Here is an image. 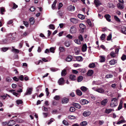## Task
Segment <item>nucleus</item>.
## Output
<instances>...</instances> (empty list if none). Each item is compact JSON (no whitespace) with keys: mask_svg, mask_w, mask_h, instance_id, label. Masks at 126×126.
Segmentation results:
<instances>
[{"mask_svg":"<svg viewBox=\"0 0 126 126\" xmlns=\"http://www.w3.org/2000/svg\"><path fill=\"white\" fill-rule=\"evenodd\" d=\"M71 43L69 41H66L64 43L65 46L67 47H69Z\"/></svg>","mask_w":126,"mask_h":126,"instance_id":"obj_39","label":"nucleus"},{"mask_svg":"<svg viewBox=\"0 0 126 126\" xmlns=\"http://www.w3.org/2000/svg\"><path fill=\"white\" fill-rule=\"evenodd\" d=\"M105 37V35L104 34H103L100 36V38L101 40H103L104 39Z\"/></svg>","mask_w":126,"mask_h":126,"instance_id":"obj_47","label":"nucleus"},{"mask_svg":"<svg viewBox=\"0 0 126 126\" xmlns=\"http://www.w3.org/2000/svg\"><path fill=\"white\" fill-rule=\"evenodd\" d=\"M66 36L69 39H72L73 38L72 36L70 34L67 35Z\"/></svg>","mask_w":126,"mask_h":126,"instance_id":"obj_57","label":"nucleus"},{"mask_svg":"<svg viewBox=\"0 0 126 126\" xmlns=\"http://www.w3.org/2000/svg\"><path fill=\"white\" fill-rule=\"evenodd\" d=\"M117 5L119 9H122L124 8V5L122 4L118 3Z\"/></svg>","mask_w":126,"mask_h":126,"instance_id":"obj_26","label":"nucleus"},{"mask_svg":"<svg viewBox=\"0 0 126 126\" xmlns=\"http://www.w3.org/2000/svg\"><path fill=\"white\" fill-rule=\"evenodd\" d=\"M116 63L117 61L114 59H112L109 62V63L111 65L114 64Z\"/></svg>","mask_w":126,"mask_h":126,"instance_id":"obj_18","label":"nucleus"},{"mask_svg":"<svg viewBox=\"0 0 126 126\" xmlns=\"http://www.w3.org/2000/svg\"><path fill=\"white\" fill-rule=\"evenodd\" d=\"M16 102L17 105L21 104L23 103V102L22 100L20 99L17 100L16 101Z\"/></svg>","mask_w":126,"mask_h":126,"instance_id":"obj_31","label":"nucleus"},{"mask_svg":"<svg viewBox=\"0 0 126 126\" xmlns=\"http://www.w3.org/2000/svg\"><path fill=\"white\" fill-rule=\"evenodd\" d=\"M32 91V89L31 88H29L27 89L26 93H25V95H31Z\"/></svg>","mask_w":126,"mask_h":126,"instance_id":"obj_3","label":"nucleus"},{"mask_svg":"<svg viewBox=\"0 0 126 126\" xmlns=\"http://www.w3.org/2000/svg\"><path fill=\"white\" fill-rule=\"evenodd\" d=\"M79 27L80 28V29H79V31L80 33H83L84 32V30L86 28V26L83 24H81L79 25Z\"/></svg>","mask_w":126,"mask_h":126,"instance_id":"obj_2","label":"nucleus"},{"mask_svg":"<svg viewBox=\"0 0 126 126\" xmlns=\"http://www.w3.org/2000/svg\"><path fill=\"white\" fill-rule=\"evenodd\" d=\"M83 115L85 116H88L91 114V112L90 111H84L83 113Z\"/></svg>","mask_w":126,"mask_h":126,"instance_id":"obj_16","label":"nucleus"},{"mask_svg":"<svg viewBox=\"0 0 126 126\" xmlns=\"http://www.w3.org/2000/svg\"><path fill=\"white\" fill-rule=\"evenodd\" d=\"M108 101L107 99L105 98L101 102V104L102 105L105 106L107 103Z\"/></svg>","mask_w":126,"mask_h":126,"instance_id":"obj_12","label":"nucleus"},{"mask_svg":"<svg viewBox=\"0 0 126 126\" xmlns=\"http://www.w3.org/2000/svg\"><path fill=\"white\" fill-rule=\"evenodd\" d=\"M114 17L116 21L117 22H120V19L116 16H114Z\"/></svg>","mask_w":126,"mask_h":126,"instance_id":"obj_45","label":"nucleus"},{"mask_svg":"<svg viewBox=\"0 0 126 126\" xmlns=\"http://www.w3.org/2000/svg\"><path fill=\"white\" fill-rule=\"evenodd\" d=\"M30 10L32 12L34 11L35 10V8L34 7L32 6L31 7Z\"/></svg>","mask_w":126,"mask_h":126,"instance_id":"obj_64","label":"nucleus"},{"mask_svg":"<svg viewBox=\"0 0 126 126\" xmlns=\"http://www.w3.org/2000/svg\"><path fill=\"white\" fill-rule=\"evenodd\" d=\"M59 49L60 52H62L65 51V49L64 47H60Z\"/></svg>","mask_w":126,"mask_h":126,"instance_id":"obj_29","label":"nucleus"},{"mask_svg":"<svg viewBox=\"0 0 126 126\" xmlns=\"http://www.w3.org/2000/svg\"><path fill=\"white\" fill-rule=\"evenodd\" d=\"M49 28L53 30H54L55 29L54 25L53 24H50L49 25Z\"/></svg>","mask_w":126,"mask_h":126,"instance_id":"obj_46","label":"nucleus"},{"mask_svg":"<svg viewBox=\"0 0 126 126\" xmlns=\"http://www.w3.org/2000/svg\"><path fill=\"white\" fill-rule=\"evenodd\" d=\"M105 17L107 21L109 22L110 21L111 19L110 18L111 16L110 15L108 14H107L105 15Z\"/></svg>","mask_w":126,"mask_h":126,"instance_id":"obj_17","label":"nucleus"},{"mask_svg":"<svg viewBox=\"0 0 126 126\" xmlns=\"http://www.w3.org/2000/svg\"><path fill=\"white\" fill-rule=\"evenodd\" d=\"M85 17L83 15L79 14V18L82 20H83L85 18Z\"/></svg>","mask_w":126,"mask_h":126,"instance_id":"obj_48","label":"nucleus"},{"mask_svg":"<svg viewBox=\"0 0 126 126\" xmlns=\"http://www.w3.org/2000/svg\"><path fill=\"white\" fill-rule=\"evenodd\" d=\"M76 32V29L75 28L74 26H72L71 27L70 30V32L71 33L73 34Z\"/></svg>","mask_w":126,"mask_h":126,"instance_id":"obj_10","label":"nucleus"},{"mask_svg":"<svg viewBox=\"0 0 126 126\" xmlns=\"http://www.w3.org/2000/svg\"><path fill=\"white\" fill-rule=\"evenodd\" d=\"M113 76V75L111 74H108L106 76L105 78L107 79H108L111 78Z\"/></svg>","mask_w":126,"mask_h":126,"instance_id":"obj_42","label":"nucleus"},{"mask_svg":"<svg viewBox=\"0 0 126 126\" xmlns=\"http://www.w3.org/2000/svg\"><path fill=\"white\" fill-rule=\"evenodd\" d=\"M13 80L16 81H18L19 80V79L18 78L16 77H14L13 78Z\"/></svg>","mask_w":126,"mask_h":126,"instance_id":"obj_61","label":"nucleus"},{"mask_svg":"<svg viewBox=\"0 0 126 126\" xmlns=\"http://www.w3.org/2000/svg\"><path fill=\"white\" fill-rule=\"evenodd\" d=\"M13 8L14 9H15L16 8H17L18 7L17 5H16L15 3H13Z\"/></svg>","mask_w":126,"mask_h":126,"instance_id":"obj_63","label":"nucleus"},{"mask_svg":"<svg viewBox=\"0 0 126 126\" xmlns=\"http://www.w3.org/2000/svg\"><path fill=\"white\" fill-rule=\"evenodd\" d=\"M99 62L101 63L104 62L105 60V57L104 56H99Z\"/></svg>","mask_w":126,"mask_h":126,"instance_id":"obj_9","label":"nucleus"},{"mask_svg":"<svg viewBox=\"0 0 126 126\" xmlns=\"http://www.w3.org/2000/svg\"><path fill=\"white\" fill-rule=\"evenodd\" d=\"M19 79L21 81H23L24 80V77L23 75H20L19 77Z\"/></svg>","mask_w":126,"mask_h":126,"instance_id":"obj_59","label":"nucleus"},{"mask_svg":"<svg viewBox=\"0 0 126 126\" xmlns=\"http://www.w3.org/2000/svg\"><path fill=\"white\" fill-rule=\"evenodd\" d=\"M87 47L86 44L83 45L81 47L82 51L83 52H85L86 51Z\"/></svg>","mask_w":126,"mask_h":126,"instance_id":"obj_8","label":"nucleus"},{"mask_svg":"<svg viewBox=\"0 0 126 126\" xmlns=\"http://www.w3.org/2000/svg\"><path fill=\"white\" fill-rule=\"evenodd\" d=\"M57 2V0H55L54 1L53 4L52 5V8L53 9H54L55 8V6Z\"/></svg>","mask_w":126,"mask_h":126,"instance_id":"obj_35","label":"nucleus"},{"mask_svg":"<svg viewBox=\"0 0 126 126\" xmlns=\"http://www.w3.org/2000/svg\"><path fill=\"white\" fill-rule=\"evenodd\" d=\"M72 59V56L69 55L67 57L66 60L67 61L69 62L71 61Z\"/></svg>","mask_w":126,"mask_h":126,"instance_id":"obj_19","label":"nucleus"},{"mask_svg":"<svg viewBox=\"0 0 126 126\" xmlns=\"http://www.w3.org/2000/svg\"><path fill=\"white\" fill-rule=\"evenodd\" d=\"M110 56L112 58H114L116 56V53L113 51H112L110 54Z\"/></svg>","mask_w":126,"mask_h":126,"instance_id":"obj_27","label":"nucleus"},{"mask_svg":"<svg viewBox=\"0 0 126 126\" xmlns=\"http://www.w3.org/2000/svg\"><path fill=\"white\" fill-rule=\"evenodd\" d=\"M63 124L65 126H68L69 125L68 123L65 120H64L63 121Z\"/></svg>","mask_w":126,"mask_h":126,"instance_id":"obj_50","label":"nucleus"},{"mask_svg":"<svg viewBox=\"0 0 126 126\" xmlns=\"http://www.w3.org/2000/svg\"><path fill=\"white\" fill-rule=\"evenodd\" d=\"M108 6L110 8H113L115 6L112 3H108L107 4Z\"/></svg>","mask_w":126,"mask_h":126,"instance_id":"obj_32","label":"nucleus"},{"mask_svg":"<svg viewBox=\"0 0 126 126\" xmlns=\"http://www.w3.org/2000/svg\"><path fill=\"white\" fill-rule=\"evenodd\" d=\"M113 111L114 110L113 109H106L105 111V112L107 114H109L111 111Z\"/></svg>","mask_w":126,"mask_h":126,"instance_id":"obj_23","label":"nucleus"},{"mask_svg":"<svg viewBox=\"0 0 126 126\" xmlns=\"http://www.w3.org/2000/svg\"><path fill=\"white\" fill-rule=\"evenodd\" d=\"M121 31L123 33L126 34V28H123L122 29Z\"/></svg>","mask_w":126,"mask_h":126,"instance_id":"obj_44","label":"nucleus"},{"mask_svg":"<svg viewBox=\"0 0 126 126\" xmlns=\"http://www.w3.org/2000/svg\"><path fill=\"white\" fill-rule=\"evenodd\" d=\"M74 51L76 54H79V49L78 48L75 47L74 48Z\"/></svg>","mask_w":126,"mask_h":126,"instance_id":"obj_41","label":"nucleus"},{"mask_svg":"<svg viewBox=\"0 0 126 126\" xmlns=\"http://www.w3.org/2000/svg\"><path fill=\"white\" fill-rule=\"evenodd\" d=\"M101 83H97V81H93V82L92 84L93 85L95 84L97 85H99Z\"/></svg>","mask_w":126,"mask_h":126,"instance_id":"obj_60","label":"nucleus"},{"mask_svg":"<svg viewBox=\"0 0 126 126\" xmlns=\"http://www.w3.org/2000/svg\"><path fill=\"white\" fill-rule=\"evenodd\" d=\"M70 21L71 22H72L74 24H76L78 22V20L74 18H71Z\"/></svg>","mask_w":126,"mask_h":126,"instance_id":"obj_21","label":"nucleus"},{"mask_svg":"<svg viewBox=\"0 0 126 126\" xmlns=\"http://www.w3.org/2000/svg\"><path fill=\"white\" fill-rule=\"evenodd\" d=\"M80 103L82 105H84L88 103V101L86 99L81 100L80 101Z\"/></svg>","mask_w":126,"mask_h":126,"instance_id":"obj_13","label":"nucleus"},{"mask_svg":"<svg viewBox=\"0 0 126 126\" xmlns=\"http://www.w3.org/2000/svg\"><path fill=\"white\" fill-rule=\"evenodd\" d=\"M75 7L72 5H70L68 7V9L71 11H74L75 10Z\"/></svg>","mask_w":126,"mask_h":126,"instance_id":"obj_24","label":"nucleus"},{"mask_svg":"<svg viewBox=\"0 0 126 126\" xmlns=\"http://www.w3.org/2000/svg\"><path fill=\"white\" fill-rule=\"evenodd\" d=\"M75 110V109L74 107H71L69 109V111L72 112H74Z\"/></svg>","mask_w":126,"mask_h":126,"instance_id":"obj_49","label":"nucleus"},{"mask_svg":"<svg viewBox=\"0 0 126 126\" xmlns=\"http://www.w3.org/2000/svg\"><path fill=\"white\" fill-rule=\"evenodd\" d=\"M112 35L111 34H110L107 36V40H110L111 38Z\"/></svg>","mask_w":126,"mask_h":126,"instance_id":"obj_52","label":"nucleus"},{"mask_svg":"<svg viewBox=\"0 0 126 126\" xmlns=\"http://www.w3.org/2000/svg\"><path fill=\"white\" fill-rule=\"evenodd\" d=\"M76 76L72 74L70 75L69 78L70 79L72 80H75Z\"/></svg>","mask_w":126,"mask_h":126,"instance_id":"obj_28","label":"nucleus"},{"mask_svg":"<svg viewBox=\"0 0 126 126\" xmlns=\"http://www.w3.org/2000/svg\"><path fill=\"white\" fill-rule=\"evenodd\" d=\"M96 92L100 93L101 94H104L105 92L104 89L102 88H97V89L96 90Z\"/></svg>","mask_w":126,"mask_h":126,"instance_id":"obj_7","label":"nucleus"},{"mask_svg":"<svg viewBox=\"0 0 126 126\" xmlns=\"http://www.w3.org/2000/svg\"><path fill=\"white\" fill-rule=\"evenodd\" d=\"M93 73V71L92 70H90L88 71L87 73V74L88 76H90L92 75Z\"/></svg>","mask_w":126,"mask_h":126,"instance_id":"obj_20","label":"nucleus"},{"mask_svg":"<svg viewBox=\"0 0 126 126\" xmlns=\"http://www.w3.org/2000/svg\"><path fill=\"white\" fill-rule=\"evenodd\" d=\"M16 124V122L13 120L9 121L8 123V126H11L14 125Z\"/></svg>","mask_w":126,"mask_h":126,"instance_id":"obj_6","label":"nucleus"},{"mask_svg":"<svg viewBox=\"0 0 126 126\" xmlns=\"http://www.w3.org/2000/svg\"><path fill=\"white\" fill-rule=\"evenodd\" d=\"M55 48L54 47H50L49 49V51L51 52L54 53L55 52Z\"/></svg>","mask_w":126,"mask_h":126,"instance_id":"obj_38","label":"nucleus"},{"mask_svg":"<svg viewBox=\"0 0 126 126\" xmlns=\"http://www.w3.org/2000/svg\"><path fill=\"white\" fill-rule=\"evenodd\" d=\"M12 79L9 77H8L6 78V81L8 82H10L11 81Z\"/></svg>","mask_w":126,"mask_h":126,"instance_id":"obj_62","label":"nucleus"},{"mask_svg":"<svg viewBox=\"0 0 126 126\" xmlns=\"http://www.w3.org/2000/svg\"><path fill=\"white\" fill-rule=\"evenodd\" d=\"M11 42L10 40H8L7 38L3 40L0 42V43L1 44H8Z\"/></svg>","mask_w":126,"mask_h":126,"instance_id":"obj_4","label":"nucleus"},{"mask_svg":"<svg viewBox=\"0 0 126 126\" xmlns=\"http://www.w3.org/2000/svg\"><path fill=\"white\" fill-rule=\"evenodd\" d=\"M95 66V65L94 63L90 64L88 66V67L90 68H94Z\"/></svg>","mask_w":126,"mask_h":126,"instance_id":"obj_34","label":"nucleus"},{"mask_svg":"<svg viewBox=\"0 0 126 126\" xmlns=\"http://www.w3.org/2000/svg\"><path fill=\"white\" fill-rule=\"evenodd\" d=\"M80 89L83 92H85L86 91L87 89L86 87L85 86H82L80 87Z\"/></svg>","mask_w":126,"mask_h":126,"instance_id":"obj_33","label":"nucleus"},{"mask_svg":"<svg viewBox=\"0 0 126 126\" xmlns=\"http://www.w3.org/2000/svg\"><path fill=\"white\" fill-rule=\"evenodd\" d=\"M13 51L14 52L18 53L19 52V50L18 49H16L15 48H14L13 49Z\"/></svg>","mask_w":126,"mask_h":126,"instance_id":"obj_51","label":"nucleus"},{"mask_svg":"<svg viewBox=\"0 0 126 126\" xmlns=\"http://www.w3.org/2000/svg\"><path fill=\"white\" fill-rule=\"evenodd\" d=\"M50 70L52 72H55L57 70V69L53 67L51 68Z\"/></svg>","mask_w":126,"mask_h":126,"instance_id":"obj_55","label":"nucleus"},{"mask_svg":"<svg viewBox=\"0 0 126 126\" xmlns=\"http://www.w3.org/2000/svg\"><path fill=\"white\" fill-rule=\"evenodd\" d=\"M0 13L2 15H3L4 13L3 12L5 11V8L3 7H2L0 8Z\"/></svg>","mask_w":126,"mask_h":126,"instance_id":"obj_25","label":"nucleus"},{"mask_svg":"<svg viewBox=\"0 0 126 126\" xmlns=\"http://www.w3.org/2000/svg\"><path fill=\"white\" fill-rule=\"evenodd\" d=\"M58 83L60 85H63L64 83V79L62 78H60L58 80Z\"/></svg>","mask_w":126,"mask_h":126,"instance_id":"obj_5","label":"nucleus"},{"mask_svg":"<svg viewBox=\"0 0 126 126\" xmlns=\"http://www.w3.org/2000/svg\"><path fill=\"white\" fill-rule=\"evenodd\" d=\"M117 99L116 98H113L111 99L110 106L111 107H114L117 105Z\"/></svg>","mask_w":126,"mask_h":126,"instance_id":"obj_1","label":"nucleus"},{"mask_svg":"<svg viewBox=\"0 0 126 126\" xmlns=\"http://www.w3.org/2000/svg\"><path fill=\"white\" fill-rule=\"evenodd\" d=\"M94 3L97 7L101 4L99 0H95L94 1Z\"/></svg>","mask_w":126,"mask_h":126,"instance_id":"obj_22","label":"nucleus"},{"mask_svg":"<svg viewBox=\"0 0 126 126\" xmlns=\"http://www.w3.org/2000/svg\"><path fill=\"white\" fill-rule=\"evenodd\" d=\"M122 104H123V102L122 100L120 101V102L118 106V108L116 110H120V109H121L122 107Z\"/></svg>","mask_w":126,"mask_h":126,"instance_id":"obj_14","label":"nucleus"},{"mask_svg":"<svg viewBox=\"0 0 126 126\" xmlns=\"http://www.w3.org/2000/svg\"><path fill=\"white\" fill-rule=\"evenodd\" d=\"M120 121H118L117 123V124L118 125H119L121 124L125 123L126 121L125 120H119Z\"/></svg>","mask_w":126,"mask_h":126,"instance_id":"obj_36","label":"nucleus"},{"mask_svg":"<svg viewBox=\"0 0 126 126\" xmlns=\"http://www.w3.org/2000/svg\"><path fill=\"white\" fill-rule=\"evenodd\" d=\"M66 74V70L64 69L62 70L61 72V75L62 76H64Z\"/></svg>","mask_w":126,"mask_h":126,"instance_id":"obj_30","label":"nucleus"},{"mask_svg":"<svg viewBox=\"0 0 126 126\" xmlns=\"http://www.w3.org/2000/svg\"><path fill=\"white\" fill-rule=\"evenodd\" d=\"M68 119H74L75 117L73 116L69 115L68 116Z\"/></svg>","mask_w":126,"mask_h":126,"instance_id":"obj_53","label":"nucleus"},{"mask_svg":"<svg viewBox=\"0 0 126 126\" xmlns=\"http://www.w3.org/2000/svg\"><path fill=\"white\" fill-rule=\"evenodd\" d=\"M12 35L13 34L12 33H11L8 34L7 36V39L8 40L10 39H10L12 38Z\"/></svg>","mask_w":126,"mask_h":126,"instance_id":"obj_37","label":"nucleus"},{"mask_svg":"<svg viewBox=\"0 0 126 126\" xmlns=\"http://www.w3.org/2000/svg\"><path fill=\"white\" fill-rule=\"evenodd\" d=\"M54 99L56 100H59L60 98L59 96L58 95H56L54 97Z\"/></svg>","mask_w":126,"mask_h":126,"instance_id":"obj_58","label":"nucleus"},{"mask_svg":"<svg viewBox=\"0 0 126 126\" xmlns=\"http://www.w3.org/2000/svg\"><path fill=\"white\" fill-rule=\"evenodd\" d=\"M121 59L123 61H124L126 59V56L125 55H123L121 58Z\"/></svg>","mask_w":126,"mask_h":126,"instance_id":"obj_56","label":"nucleus"},{"mask_svg":"<svg viewBox=\"0 0 126 126\" xmlns=\"http://www.w3.org/2000/svg\"><path fill=\"white\" fill-rule=\"evenodd\" d=\"M69 100L68 98L64 97L62 99V103L66 104L69 101Z\"/></svg>","mask_w":126,"mask_h":126,"instance_id":"obj_11","label":"nucleus"},{"mask_svg":"<svg viewBox=\"0 0 126 126\" xmlns=\"http://www.w3.org/2000/svg\"><path fill=\"white\" fill-rule=\"evenodd\" d=\"M79 71L82 73H85L86 72V71L84 69H79Z\"/></svg>","mask_w":126,"mask_h":126,"instance_id":"obj_54","label":"nucleus"},{"mask_svg":"<svg viewBox=\"0 0 126 126\" xmlns=\"http://www.w3.org/2000/svg\"><path fill=\"white\" fill-rule=\"evenodd\" d=\"M29 21L31 25H33L35 22L34 18L33 17L30 18H29Z\"/></svg>","mask_w":126,"mask_h":126,"instance_id":"obj_15","label":"nucleus"},{"mask_svg":"<svg viewBox=\"0 0 126 126\" xmlns=\"http://www.w3.org/2000/svg\"><path fill=\"white\" fill-rule=\"evenodd\" d=\"M87 122L86 121H84L80 123V125L82 126H85L87 125Z\"/></svg>","mask_w":126,"mask_h":126,"instance_id":"obj_40","label":"nucleus"},{"mask_svg":"<svg viewBox=\"0 0 126 126\" xmlns=\"http://www.w3.org/2000/svg\"><path fill=\"white\" fill-rule=\"evenodd\" d=\"M23 24L27 27H28L29 26V23L28 22L23 21Z\"/></svg>","mask_w":126,"mask_h":126,"instance_id":"obj_43","label":"nucleus"}]
</instances>
